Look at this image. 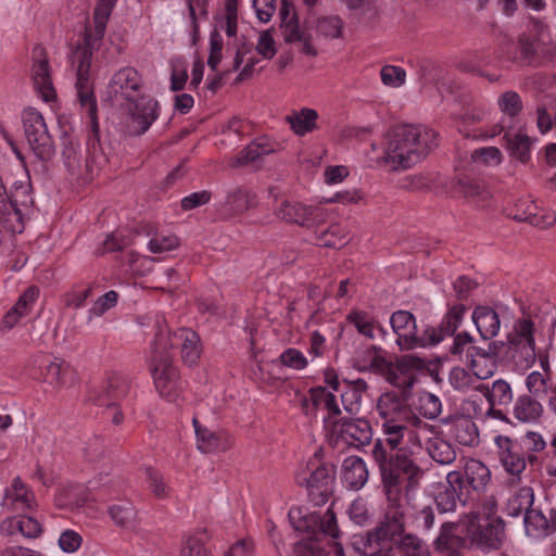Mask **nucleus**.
<instances>
[{
	"label": "nucleus",
	"mask_w": 556,
	"mask_h": 556,
	"mask_svg": "<svg viewBox=\"0 0 556 556\" xmlns=\"http://www.w3.org/2000/svg\"><path fill=\"white\" fill-rule=\"evenodd\" d=\"M367 391L368 384L364 379H343V390L340 396L345 412L351 415L358 414L362 407L363 397Z\"/></svg>",
	"instance_id": "nucleus-29"
},
{
	"label": "nucleus",
	"mask_w": 556,
	"mask_h": 556,
	"mask_svg": "<svg viewBox=\"0 0 556 556\" xmlns=\"http://www.w3.org/2000/svg\"><path fill=\"white\" fill-rule=\"evenodd\" d=\"M180 556H210L204 547V532L188 535L184 541Z\"/></svg>",
	"instance_id": "nucleus-52"
},
{
	"label": "nucleus",
	"mask_w": 556,
	"mask_h": 556,
	"mask_svg": "<svg viewBox=\"0 0 556 556\" xmlns=\"http://www.w3.org/2000/svg\"><path fill=\"white\" fill-rule=\"evenodd\" d=\"M471 319L483 340L489 341L498 334L501 319L494 308L479 305L473 309Z\"/></svg>",
	"instance_id": "nucleus-27"
},
{
	"label": "nucleus",
	"mask_w": 556,
	"mask_h": 556,
	"mask_svg": "<svg viewBox=\"0 0 556 556\" xmlns=\"http://www.w3.org/2000/svg\"><path fill=\"white\" fill-rule=\"evenodd\" d=\"M415 357H403L395 365L381 356L375 348H368L363 352V357L354 359V367L359 371H372L383 376L387 381L396 388L410 389L416 379L410 371L412 367L420 365Z\"/></svg>",
	"instance_id": "nucleus-8"
},
{
	"label": "nucleus",
	"mask_w": 556,
	"mask_h": 556,
	"mask_svg": "<svg viewBox=\"0 0 556 556\" xmlns=\"http://www.w3.org/2000/svg\"><path fill=\"white\" fill-rule=\"evenodd\" d=\"M427 448L430 457L438 464L450 465L456 459L454 446L442 438L430 439Z\"/></svg>",
	"instance_id": "nucleus-45"
},
{
	"label": "nucleus",
	"mask_w": 556,
	"mask_h": 556,
	"mask_svg": "<svg viewBox=\"0 0 556 556\" xmlns=\"http://www.w3.org/2000/svg\"><path fill=\"white\" fill-rule=\"evenodd\" d=\"M288 517L295 531L307 533L311 538L316 539L323 534L337 540L341 535L336 514L331 507L324 515L316 511L307 513L301 507H292Z\"/></svg>",
	"instance_id": "nucleus-15"
},
{
	"label": "nucleus",
	"mask_w": 556,
	"mask_h": 556,
	"mask_svg": "<svg viewBox=\"0 0 556 556\" xmlns=\"http://www.w3.org/2000/svg\"><path fill=\"white\" fill-rule=\"evenodd\" d=\"M490 483V468L479 459H467L462 470L446 475V485L435 496L437 507L442 513H448L454 511L458 503L473 504L485 493Z\"/></svg>",
	"instance_id": "nucleus-5"
},
{
	"label": "nucleus",
	"mask_w": 556,
	"mask_h": 556,
	"mask_svg": "<svg viewBox=\"0 0 556 556\" xmlns=\"http://www.w3.org/2000/svg\"><path fill=\"white\" fill-rule=\"evenodd\" d=\"M141 74L132 66L118 70L109 81L111 98L125 102L128 110L126 131L129 136H141L159 117V103L143 92Z\"/></svg>",
	"instance_id": "nucleus-2"
},
{
	"label": "nucleus",
	"mask_w": 556,
	"mask_h": 556,
	"mask_svg": "<svg viewBox=\"0 0 556 556\" xmlns=\"http://www.w3.org/2000/svg\"><path fill=\"white\" fill-rule=\"evenodd\" d=\"M380 75L386 86L396 88L405 83L406 72L399 66L386 65L381 68Z\"/></svg>",
	"instance_id": "nucleus-55"
},
{
	"label": "nucleus",
	"mask_w": 556,
	"mask_h": 556,
	"mask_svg": "<svg viewBox=\"0 0 556 556\" xmlns=\"http://www.w3.org/2000/svg\"><path fill=\"white\" fill-rule=\"evenodd\" d=\"M35 496L20 477L13 479L10 488L5 489L2 506L10 510L31 508Z\"/></svg>",
	"instance_id": "nucleus-30"
},
{
	"label": "nucleus",
	"mask_w": 556,
	"mask_h": 556,
	"mask_svg": "<svg viewBox=\"0 0 556 556\" xmlns=\"http://www.w3.org/2000/svg\"><path fill=\"white\" fill-rule=\"evenodd\" d=\"M348 320L355 326L361 334L374 338V319L366 312H352L348 315Z\"/></svg>",
	"instance_id": "nucleus-54"
},
{
	"label": "nucleus",
	"mask_w": 556,
	"mask_h": 556,
	"mask_svg": "<svg viewBox=\"0 0 556 556\" xmlns=\"http://www.w3.org/2000/svg\"><path fill=\"white\" fill-rule=\"evenodd\" d=\"M275 213L278 218L287 223H293L306 228L321 224L326 218L325 212L318 206L287 200L280 203Z\"/></svg>",
	"instance_id": "nucleus-17"
},
{
	"label": "nucleus",
	"mask_w": 556,
	"mask_h": 556,
	"mask_svg": "<svg viewBox=\"0 0 556 556\" xmlns=\"http://www.w3.org/2000/svg\"><path fill=\"white\" fill-rule=\"evenodd\" d=\"M536 326L530 315L517 318L505 340H498L504 366L515 370L529 369L536 359Z\"/></svg>",
	"instance_id": "nucleus-6"
},
{
	"label": "nucleus",
	"mask_w": 556,
	"mask_h": 556,
	"mask_svg": "<svg viewBox=\"0 0 556 556\" xmlns=\"http://www.w3.org/2000/svg\"><path fill=\"white\" fill-rule=\"evenodd\" d=\"M469 543L482 552L500 549L505 540V522L502 518L480 519L477 514H469L463 520V529Z\"/></svg>",
	"instance_id": "nucleus-11"
},
{
	"label": "nucleus",
	"mask_w": 556,
	"mask_h": 556,
	"mask_svg": "<svg viewBox=\"0 0 556 556\" xmlns=\"http://www.w3.org/2000/svg\"><path fill=\"white\" fill-rule=\"evenodd\" d=\"M504 139L506 140V147L510 152V155L526 163L530 160V150L532 139L526 134H505Z\"/></svg>",
	"instance_id": "nucleus-46"
},
{
	"label": "nucleus",
	"mask_w": 556,
	"mask_h": 556,
	"mask_svg": "<svg viewBox=\"0 0 556 556\" xmlns=\"http://www.w3.org/2000/svg\"><path fill=\"white\" fill-rule=\"evenodd\" d=\"M179 247V239L175 235L155 232L148 242V249L151 253H164L173 251Z\"/></svg>",
	"instance_id": "nucleus-49"
},
{
	"label": "nucleus",
	"mask_w": 556,
	"mask_h": 556,
	"mask_svg": "<svg viewBox=\"0 0 556 556\" xmlns=\"http://www.w3.org/2000/svg\"><path fill=\"white\" fill-rule=\"evenodd\" d=\"M497 344H500V341L495 340V341L489 342L486 349L475 345L473 343L467 348L466 355L469 361V365H470L471 369L473 370L475 375L479 379L489 378L493 374V371L492 370H486V371L479 370L478 358L490 359L493 363H500L504 366V355H503L502 349H500Z\"/></svg>",
	"instance_id": "nucleus-24"
},
{
	"label": "nucleus",
	"mask_w": 556,
	"mask_h": 556,
	"mask_svg": "<svg viewBox=\"0 0 556 556\" xmlns=\"http://www.w3.org/2000/svg\"><path fill=\"white\" fill-rule=\"evenodd\" d=\"M393 544L402 556H430L426 542L413 533L400 535Z\"/></svg>",
	"instance_id": "nucleus-41"
},
{
	"label": "nucleus",
	"mask_w": 556,
	"mask_h": 556,
	"mask_svg": "<svg viewBox=\"0 0 556 556\" xmlns=\"http://www.w3.org/2000/svg\"><path fill=\"white\" fill-rule=\"evenodd\" d=\"M342 482L351 490H361L368 481V469L359 456L346 457L341 466Z\"/></svg>",
	"instance_id": "nucleus-28"
},
{
	"label": "nucleus",
	"mask_w": 556,
	"mask_h": 556,
	"mask_svg": "<svg viewBox=\"0 0 556 556\" xmlns=\"http://www.w3.org/2000/svg\"><path fill=\"white\" fill-rule=\"evenodd\" d=\"M387 539L377 527L365 533L354 534L351 545L361 555L377 556L383 551V542Z\"/></svg>",
	"instance_id": "nucleus-31"
},
{
	"label": "nucleus",
	"mask_w": 556,
	"mask_h": 556,
	"mask_svg": "<svg viewBox=\"0 0 556 556\" xmlns=\"http://www.w3.org/2000/svg\"><path fill=\"white\" fill-rule=\"evenodd\" d=\"M448 381L454 389L465 391L470 388L472 377L466 369L454 367L450 372Z\"/></svg>",
	"instance_id": "nucleus-62"
},
{
	"label": "nucleus",
	"mask_w": 556,
	"mask_h": 556,
	"mask_svg": "<svg viewBox=\"0 0 556 556\" xmlns=\"http://www.w3.org/2000/svg\"><path fill=\"white\" fill-rule=\"evenodd\" d=\"M463 506H470L472 511L470 514H477L480 518V515H483L484 519L490 518H500L496 516L497 511V502L493 495L486 496L484 494L479 496V500L473 504H462Z\"/></svg>",
	"instance_id": "nucleus-50"
},
{
	"label": "nucleus",
	"mask_w": 556,
	"mask_h": 556,
	"mask_svg": "<svg viewBox=\"0 0 556 556\" xmlns=\"http://www.w3.org/2000/svg\"><path fill=\"white\" fill-rule=\"evenodd\" d=\"M527 214L515 213L513 218L517 222H526L538 228H548L556 223V214L552 211H540L535 204L529 206Z\"/></svg>",
	"instance_id": "nucleus-44"
},
{
	"label": "nucleus",
	"mask_w": 556,
	"mask_h": 556,
	"mask_svg": "<svg viewBox=\"0 0 556 556\" xmlns=\"http://www.w3.org/2000/svg\"><path fill=\"white\" fill-rule=\"evenodd\" d=\"M343 22L339 16L324 17L318 23V30L326 37L339 38L342 35Z\"/></svg>",
	"instance_id": "nucleus-58"
},
{
	"label": "nucleus",
	"mask_w": 556,
	"mask_h": 556,
	"mask_svg": "<svg viewBox=\"0 0 556 556\" xmlns=\"http://www.w3.org/2000/svg\"><path fill=\"white\" fill-rule=\"evenodd\" d=\"M393 475L396 477V483L394 485H390L387 483L386 477L381 475V482L383 486L384 494L389 502V505L386 509L383 520L377 526L378 529H381L382 535L391 542L396 540L400 535L404 534L405 531V513L400 504L402 493H403V483L405 476L401 469L395 467L392 468Z\"/></svg>",
	"instance_id": "nucleus-12"
},
{
	"label": "nucleus",
	"mask_w": 556,
	"mask_h": 556,
	"mask_svg": "<svg viewBox=\"0 0 556 556\" xmlns=\"http://www.w3.org/2000/svg\"><path fill=\"white\" fill-rule=\"evenodd\" d=\"M197 446L202 453H213L228 450L232 442L225 432H215L200 425L197 418L192 420Z\"/></svg>",
	"instance_id": "nucleus-26"
},
{
	"label": "nucleus",
	"mask_w": 556,
	"mask_h": 556,
	"mask_svg": "<svg viewBox=\"0 0 556 556\" xmlns=\"http://www.w3.org/2000/svg\"><path fill=\"white\" fill-rule=\"evenodd\" d=\"M281 363L290 368L301 370L307 366V359L302 352L296 349H287L280 355Z\"/></svg>",
	"instance_id": "nucleus-60"
},
{
	"label": "nucleus",
	"mask_w": 556,
	"mask_h": 556,
	"mask_svg": "<svg viewBox=\"0 0 556 556\" xmlns=\"http://www.w3.org/2000/svg\"><path fill=\"white\" fill-rule=\"evenodd\" d=\"M318 113L314 109L303 108L286 116V122L298 136H305L317 128Z\"/></svg>",
	"instance_id": "nucleus-38"
},
{
	"label": "nucleus",
	"mask_w": 556,
	"mask_h": 556,
	"mask_svg": "<svg viewBox=\"0 0 556 556\" xmlns=\"http://www.w3.org/2000/svg\"><path fill=\"white\" fill-rule=\"evenodd\" d=\"M526 386L532 395L545 394L547 391V378L540 371H532L526 379Z\"/></svg>",
	"instance_id": "nucleus-63"
},
{
	"label": "nucleus",
	"mask_w": 556,
	"mask_h": 556,
	"mask_svg": "<svg viewBox=\"0 0 556 556\" xmlns=\"http://www.w3.org/2000/svg\"><path fill=\"white\" fill-rule=\"evenodd\" d=\"M376 410L381 419L384 439L374 443L371 454L380 475L392 486L396 483L392 468L401 469L407 479L405 488L414 489L424 476L417 463L422 450L420 431L435 434L437 427L424 421L406 400L394 392L381 394Z\"/></svg>",
	"instance_id": "nucleus-1"
},
{
	"label": "nucleus",
	"mask_w": 556,
	"mask_h": 556,
	"mask_svg": "<svg viewBox=\"0 0 556 556\" xmlns=\"http://www.w3.org/2000/svg\"><path fill=\"white\" fill-rule=\"evenodd\" d=\"M458 191L467 198H480L485 201L490 198V192L485 189L481 180L465 178L458 182Z\"/></svg>",
	"instance_id": "nucleus-51"
},
{
	"label": "nucleus",
	"mask_w": 556,
	"mask_h": 556,
	"mask_svg": "<svg viewBox=\"0 0 556 556\" xmlns=\"http://www.w3.org/2000/svg\"><path fill=\"white\" fill-rule=\"evenodd\" d=\"M130 389L131 381L128 377L114 374L109 377L104 393L100 399L116 403L125 399L130 393Z\"/></svg>",
	"instance_id": "nucleus-43"
},
{
	"label": "nucleus",
	"mask_w": 556,
	"mask_h": 556,
	"mask_svg": "<svg viewBox=\"0 0 556 556\" xmlns=\"http://www.w3.org/2000/svg\"><path fill=\"white\" fill-rule=\"evenodd\" d=\"M278 146V143H270L266 138H257L239 153L236 164L244 165L254 162L263 155L276 152Z\"/></svg>",
	"instance_id": "nucleus-40"
},
{
	"label": "nucleus",
	"mask_w": 556,
	"mask_h": 556,
	"mask_svg": "<svg viewBox=\"0 0 556 556\" xmlns=\"http://www.w3.org/2000/svg\"><path fill=\"white\" fill-rule=\"evenodd\" d=\"M33 80L36 89L40 92L45 101H51L55 98V91L50 75V66L47 53L41 46H37L33 50Z\"/></svg>",
	"instance_id": "nucleus-22"
},
{
	"label": "nucleus",
	"mask_w": 556,
	"mask_h": 556,
	"mask_svg": "<svg viewBox=\"0 0 556 556\" xmlns=\"http://www.w3.org/2000/svg\"><path fill=\"white\" fill-rule=\"evenodd\" d=\"M443 422L448 425V435L459 445L467 447L479 445V430L472 418L462 415L451 419H443Z\"/></svg>",
	"instance_id": "nucleus-23"
},
{
	"label": "nucleus",
	"mask_w": 556,
	"mask_h": 556,
	"mask_svg": "<svg viewBox=\"0 0 556 556\" xmlns=\"http://www.w3.org/2000/svg\"><path fill=\"white\" fill-rule=\"evenodd\" d=\"M542 414V404L528 394L519 395L513 406V416L523 424L536 422Z\"/></svg>",
	"instance_id": "nucleus-35"
},
{
	"label": "nucleus",
	"mask_w": 556,
	"mask_h": 556,
	"mask_svg": "<svg viewBox=\"0 0 556 556\" xmlns=\"http://www.w3.org/2000/svg\"><path fill=\"white\" fill-rule=\"evenodd\" d=\"M149 370L160 395L168 400L174 399L179 388V375L173 364L172 353L161 350L152 342Z\"/></svg>",
	"instance_id": "nucleus-16"
},
{
	"label": "nucleus",
	"mask_w": 556,
	"mask_h": 556,
	"mask_svg": "<svg viewBox=\"0 0 556 556\" xmlns=\"http://www.w3.org/2000/svg\"><path fill=\"white\" fill-rule=\"evenodd\" d=\"M256 205V194L251 190L236 188L228 192L224 210L228 216H238Z\"/></svg>",
	"instance_id": "nucleus-32"
},
{
	"label": "nucleus",
	"mask_w": 556,
	"mask_h": 556,
	"mask_svg": "<svg viewBox=\"0 0 556 556\" xmlns=\"http://www.w3.org/2000/svg\"><path fill=\"white\" fill-rule=\"evenodd\" d=\"M462 529L463 521L458 523L444 522L433 542L434 549L443 556H460L463 549L471 547L469 539L462 532Z\"/></svg>",
	"instance_id": "nucleus-19"
},
{
	"label": "nucleus",
	"mask_w": 556,
	"mask_h": 556,
	"mask_svg": "<svg viewBox=\"0 0 556 556\" xmlns=\"http://www.w3.org/2000/svg\"><path fill=\"white\" fill-rule=\"evenodd\" d=\"M294 556H324V548L317 542V538H309L298 542L293 547Z\"/></svg>",
	"instance_id": "nucleus-59"
},
{
	"label": "nucleus",
	"mask_w": 556,
	"mask_h": 556,
	"mask_svg": "<svg viewBox=\"0 0 556 556\" xmlns=\"http://www.w3.org/2000/svg\"><path fill=\"white\" fill-rule=\"evenodd\" d=\"M75 86L80 106L86 111L90 119L91 134L87 141L85 167L92 175L108 163V157L100 146L97 102L90 81L76 80Z\"/></svg>",
	"instance_id": "nucleus-9"
},
{
	"label": "nucleus",
	"mask_w": 556,
	"mask_h": 556,
	"mask_svg": "<svg viewBox=\"0 0 556 556\" xmlns=\"http://www.w3.org/2000/svg\"><path fill=\"white\" fill-rule=\"evenodd\" d=\"M117 0H97L93 10V25H86L83 42H79L72 54L73 64L77 63L76 78L80 81L89 80L92 53L99 50L105 35L106 25Z\"/></svg>",
	"instance_id": "nucleus-7"
},
{
	"label": "nucleus",
	"mask_w": 556,
	"mask_h": 556,
	"mask_svg": "<svg viewBox=\"0 0 556 556\" xmlns=\"http://www.w3.org/2000/svg\"><path fill=\"white\" fill-rule=\"evenodd\" d=\"M471 159L475 162L485 164V165H497L502 162V153L500 149L495 147H486V148H480L476 149L472 154Z\"/></svg>",
	"instance_id": "nucleus-57"
},
{
	"label": "nucleus",
	"mask_w": 556,
	"mask_h": 556,
	"mask_svg": "<svg viewBox=\"0 0 556 556\" xmlns=\"http://www.w3.org/2000/svg\"><path fill=\"white\" fill-rule=\"evenodd\" d=\"M466 311L467 307L462 303L453 305L437 327L427 326L421 333L418 332L416 317L413 313L405 309L395 311L390 317V324L396 334V344L402 351L437 345L444 338L455 334Z\"/></svg>",
	"instance_id": "nucleus-3"
},
{
	"label": "nucleus",
	"mask_w": 556,
	"mask_h": 556,
	"mask_svg": "<svg viewBox=\"0 0 556 556\" xmlns=\"http://www.w3.org/2000/svg\"><path fill=\"white\" fill-rule=\"evenodd\" d=\"M118 301V293L114 290H111L106 292L105 294L101 295L93 306L90 308V314L96 316L103 315L106 311L114 307L117 304Z\"/></svg>",
	"instance_id": "nucleus-61"
},
{
	"label": "nucleus",
	"mask_w": 556,
	"mask_h": 556,
	"mask_svg": "<svg viewBox=\"0 0 556 556\" xmlns=\"http://www.w3.org/2000/svg\"><path fill=\"white\" fill-rule=\"evenodd\" d=\"M302 408L305 415H313L317 409H325L328 414L326 420L338 417L341 414L337 396L325 387L311 388L308 395L302 399Z\"/></svg>",
	"instance_id": "nucleus-21"
},
{
	"label": "nucleus",
	"mask_w": 556,
	"mask_h": 556,
	"mask_svg": "<svg viewBox=\"0 0 556 556\" xmlns=\"http://www.w3.org/2000/svg\"><path fill=\"white\" fill-rule=\"evenodd\" d=\"M495 444L498 448L500 462L507 473L510 475L509 484L515 485L521 481V475L527 468V462L517 444L506 435H497Z\"/></svg>",
	"instance_id": "nucleus-18"
},
{
	"label": "nucleus",
	"mask_w": 556,
	"mask_h": 556,
	"mask_svg": "<svg viewBox=\"0 0 556 556\" xmlns=\"http://www.w3.org/2000/svg\"><path fill=\"white\" fill-rule=\"evenodd\" d=\"M332 434L338 435L345 444L361 448L370 443L372 430L365 419H341L332 424Z\"/></svg>",
	"instance_id": "nucleus-20"
},
{
	"label": "nucleus",
	"mask_w": 556,
	"mask_h": 556,
	"mask_svg": "<svg viewBox=\"0 0 556 556\" xmlns=\"http://www.w3.org/2000/svg\"><path fill=\"white\" fill-rule=\"evenodd\" d=\"M438 147V132L424 125H397L387 136L383 161L393 170L407 169Z\"/></svg>",
	"instance_id": "nucleus-4"
},
{
	"label": "nucleus",
	"mask_w": 556,
	"mask_h": 556,
	"mask_svg": "<svg viewBox=\"0 0 556 556\" xmlns=\"http://www.w3.org/2000/svg\"><path fill=\"white\" fill-rule=\"evenodd\" d=\"M22 121L27 143L35 156L45 163L51 161L55 147L42 114L29 108L23 111Z\"/></svg>",
	"instance_id": "nucleus-14"
},
{
	"label": "nucleus",
	"mask_w": 556,
	"mask_h": 556,
	"mask_svg": "<svg viewBox=\"0 0 556 556\" xmlns=\"http://www.w3.org/2000/svg\"><path fill=\"white\" fill-rule=\"evenodd\" d=\"M336 468L331 464H321L315 455L306 468L296 475L300 485H305L307 495L314 506L326 504L333 493Z\"/></svg>",
	"instance_id": "nucleus-10"
},
{
	"label": "nucleus",
	"mask_w": 556,
	"mask_h": 556,
	"mask_svg": "<svg viewBox=\"0 0 556 556\" xmlns=\"http://www.w3.org/2000/svg\"><path fill=\"white\" fill-rule=\"evenodd\" d=\"M483 393L491 407L507 406L513 401V389L510 384L504 379L493 381L492 386L480 384L476 388Z\"/></svg>",
	"instance_id": "nucleus-37"
},
{
	"label": "nucleus",
	"mask_w": 556,
	"mask_h": 556,
	"mask_svg": "<svg viewBox=\"0 0 556 556\" xmlns=\"http://www.w3.org/2000/svg\"><path fill=\"white\" fill-rule=\"evenodd\" d=\"M498 106L503 113L514 117L522 111V101L516 91H506L498 98Z\"/></svg>",
	"instance_id": "nucleus-53"
},
{
	"label": "nucleus",
	"mask_w": 556,
	"mask_h": 556,
	"mask_svg": "<svg viewBox=\"0 0 556 556\" xmlns=\"http://www.w3.org/2000/svg\"><path fill=\"white\" fill-rule=\"evenodd\" d=\"M0 531L4 534L22 533L25 538L35 539L41 534V525L33 517L21 516L3 520L0 525Z\"/></svg>",
	"instance_id": "nucleus-33"
},
{
	"label": "nucleus",
	"mask_w": 556,
	"mask_h": 556,
	"mask_svg": "<svg viewBox=\"0 0 556 556\" xmlns=\"http://www.w3.org/2000/svg\"><path fill=\"white\" fill-rule=\"evenodd\" d=\"M534 503V491L531 486L525 485L519 488L508 498L506 504V511L511 517H518L532 509Z\"/></svg>",
	"instance_id": "nucleus-39"
},
{
	"label": "nucleus",
	"mask_w": 556,
	"mask_h": 556,
	"mask_svg": "<svg viewBox=\"0 0 556 556\" xmlns=\"http://www.w3.org/2000/svg\"><path fill=\"white\" fill-rule=\"evenodd\" d=\"M60 141L64 166L71 174H77L81 168L83 161L79 140L75 136L64 132Z\"/></svg>",
	"instance_id": "nucleus-34"
},
{
	"label": "nucleus",
	"mask_w": 556,
	"mask_h": 556,
	"mask_svg": "<svg viewBox=\"0 0 556 556\" xmlns=\"http://www.w3.org/2000/svg\"><path fill=\"white\" fill-rule=\"evenodd\" d=\"M81 543L83 538L74 530H65L59 538V546L65 553L76 552Z\"/></svg>",
	"instance_id": "nucleus-64"
},
{
	"label": "nucleus",
	"mask_w": 556,
	"mask_h": 556,
	"mask_svg": "<svg viewBox=\"0 0 556 556\" xmlns=\"http://www.w3.org/2000/svg\"><path fill=\"white\" fill-rule=\"evenodd\" d=\"M153 344L163 351L180 349L185 364L191 366L198 362L201 355L200 337L189 328H179L172 332L165 321H156V332Z\"/></svg>",
	"instance_id": "nucleus-13"
},
{
	"label": "nucleus",
	"mask_w": 556,
	"mask_h": 556,
	"mask_svg": "<svg viewBox=\"0 0 556 556\" xmlns=\"http://www.w3.org/2000/svg\"><path fill=\"white\" fill-rule=\"evenodd\" d=\"M415 409L427 419H435L442 412V403L433 393L424 391L418 394Z\"/></svg>",
	"instance_id": "nucleus-48"
},
{
	"label": "nucleus",
	"mask_w": 556,
	"mask_h": 556,
	"mask_svg": "<svg viewBox=\"0 0 556 556\" xmlns=\"http://www.w3.org/2000/svg\"><path fill=\"white\" fill-rule=\"evenodd\" d=\"M525 530L528 536L535 540L548 535L547 517L540 510L532 508L523 515Z\"/></svg>",
	"instance_id": "nucleus-42"
},
{
	"label": "nucleus",
	"mask_w": 556,
	"mask_h": 556,
	"mask_svg": "<svg viewBox=\"0 0 556 556\" xmlns=\"http://www.w3.org/2000/svg\"><path fill=\"white\" fill-rule=\"evenodd\" d=\"M223 37L217 30H213L210 35V55L207 65L215 71L222 60Z\"/></svg>",
	"instance_id": "nucleus-56"
},
{
	"label": "nucleus",
	"mask_w": 556,
	"mask_h": 556,
	"mask_svg": "<svg viewBox=\"0 0 556 556\" xmlns=\"http://www.w3.org/2000/svg\"><path fill=\"white\" fill-rule=\"evenodd\" d=\"M108 514L114 525L121 529L138 532L140 528V518L138 509L131 501L121 500L109 506Z\"/></svg>",
	"instance_id": "nucleus-25"
},
{
	"label": "nucleus",
	"mask_w": 556,
	"mask_h": 556,
	"mask_svg": "<svg viewBox=\"0 0 556 556\" xmlns=\"http://www.w3.org/2000/svg\"><path fill=\"white\" fill-rule=\"evenodd\" d=\"M72 375V368L62 359L54 358L45 365V381L53 387H61L65 384L67 377Z\"/></svg>",
	"instance_id": "nucleus-47"
},
{
	"label": "nucleus",
	"mask_w": 556,
	"mask_h": 556,
	"mask_svg": "<svg viewBox=\"0 0 556 556\" xmlns=\"http://www.w3.org/2000/svg\"><path fill=\"white\" fill-rule=\"evenodd\" d=\"M39 296V289L36 286L28 287L20 296L16 304L4 315L3 324L13 328L18 319L27 315Z\"/></svg>",
	"instance_id": "nucleus-36"
}]
</instances>
